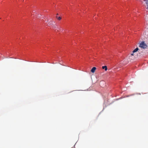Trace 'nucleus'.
Wrapping results in <instances>:
<instances>
[{"instance_id": "f257e3e1", "label": "nucleus", "mask_w": 148, "mask_h": 148, "mask_svg": "<svg viewBox=\"0 0 148 148\" xmlns=\"http://www.w3.org/2000/svg\"><path fill=\"white\" fill-rule=\"evenodd\" d=\"M139 47L143 49H145L147 47V46L144 41H142L140 43Z\"/></svg>"}, {"instance_id": "f03ea898", "label": "nucleus", "mask_w": 148, "mask_h": 148, "mask_svg": "<svg viewBox=\"0 0 148 148\" xmlns=\"http://www.w3.org/2000/svg\"><path fill=\"white\" fill-rule=\"evenodd\" d=\"M139 50V49L138 48H136V49H134L132 51L133 53L131 54V55L132 56H133L134 55L133 53L135 52H137L138 50Z\"/></svg>"}, {"instance_id": "7ed1b4c3", "label": "nucleus", "mask_w": 148, "mask_h": 148, "mask_svg": "<svg viewBox=\"0 0 148 148\" xmlns=\"http://www.w3.org/2000/svg\"><path fill=\"white\" fill-rule=\"evenodd\" d=\"M96 69V67H93L91 70V72L92 73H94Z\"/></svg>"}, {"instance_id": "20e7f679", "label": "nucleus", "mask_w": 148, "mask_h": 148, "mask_svg": "<svg viewBox=\"0 0 148 148\" xmlns=\"http://www.w3.org/2000/svg\"><path fill=\"white\" fill-rule=\"evenodd\" d=\"M52 24H53V21H50L48 23V26H51Z\"/></svg>"}, {"instance_id": "39448f33", "label": "nucleus", "mask_w": 148, "mask_h": 148, "mask_svg": "<svg viewBox=\"0 0 148 148\" xmlns=\"http://www.w3.org/2000/svg\"><path fill=\"white\" fill-rule=\"evenodd\" d=\"M102 68L103 69H105V71H106L107 70V66H103L102 67Z\"/></svg>"}, {"instance_id": "423d86ee", "label": "nucleus", "mask_w": 148, "mask_h": 148, "mask_svg": "<svg viewBox=\"0 0 148 148\" xmlns=\"http://www.w3.org/2000/svg\"><path fill=\"white\" fill-rule=\"evenodd\" d=\"M51 27L54 28H56L55 25L53 24L52 25Z\"/></svg>"}, {"instance_id": "0eeeda50", "label": "nucleus", "mask_w": 148, "mask_h": 148, "mask_svg": "<svg viewBox=\"0 0 148 148\" xmlns=\"http://www.w3.org/2000/svg\"><path fill=\"white\" fill-rule=\"evenodd\" d=\"M144 1L145 2V3L147 4H148V0H144Z\"/></svg>"}, {"instance_id": "6e6552de", "label": "nucleus", "mask_w": 148, "mask_h": 148, "mask_svg": "<svg viewBox=\"0 0 148 148\" xmlns=\"http://www.w3.org/2000/svg\"><path fill=\"white\" fill-rule=\"evenodd\" d=\"M58 20H60L61 19V18L60 17H58Z\"/></svg>"}, {"instance_id": "1a4fd4ad", "label": "nucleus", "mask_w": 148, "mask_h": 148, "mask_svg": "<svg viewBox=\"0 0 148 148\" xmlns=\"http://www.w3.org/2000/svg\"><path fill=\"white\" fill-rule=\"evenodd\" d=\"M147 7L146 8L148 10V4H147Z\"/></svg>"}, {"instance_id": "9d476101", "label": "nucleus", "mask_w": 148, "mask_h": 148, "mask_svg": "<svg viewBox=\"0 0 148 148\" xmlns=\"http://www.w3.org/2000/svg\"><path fill=\"white\" fill-rule=\"evenodd\" d=\"M58 17L57 16H56V18H58Z\"/></svg>"}]
</instances>
